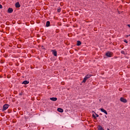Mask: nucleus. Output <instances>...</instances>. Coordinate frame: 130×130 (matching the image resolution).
I'll return each mask as SVG.
<instances>
[{
  "label": "nucleus",
  "instance_id": "5701e85b",
  "mask_svg": "<svg viewBox=\"0 0 130 130\" xmlns=\"http://www.w3.org/2000/svg\"><path fill=\"white\" fill-rule=\"evenodd\" d=\"M128 36H130V35H126V36H125V38H127L128 37Z\"/></svg>",
  "mask_w": 130,
  "mask_h": 130
},
{
  "label": "nucleus",
  "instance_id": "4468645a",
  "mask_svg": "<svg viewBox=\"0 0 130 130\" xmlns=\"http://www.w3.org/2000/svg\"><path fill=\"white\" fill-rule=\"evenodd\" d=\"M82 44V43L80 41H77V46H80Z\"/></svg>",
  "mask_w": 130,
  "mask_h": 130
},
{
  "label": "nucleus",
  "instance_id": "cd10ccee",
  "mask_svg": "<svg viewBox=\"0 0 130 130\" xmlns=\"http://www.w3.org/2000/svg\"><path fill=\"white\" fill-rule=\"evenodd\" d=\"M102 130H104V129L103 128Z\"/></svg>",
  "mask_w": 130,
  "mask_h": 130
},
{
  "label": "nucleus",
  "instance_id": "4be33fe9",
  "mask_svg": "<svg viewBox=\"0 0 130 130\" xmlns=\"http://www.w3.org/2000/svg\"><path fill=\"white\" fill-rule=\"evenodd\" d=\"M0 9H3V5L0 4Z\"/></svg>",
  "mask_w": 130,
  "mask_h": 130
},
{
  "label": "nucleus",
  "instance_id": "b1692460",
  "mask_svg": "<svg viewBox=\"0 0 130 130\" xmlns=\"http://www.w3.org/2000/svg\"><path fill=\"white\" fill-rule=\"evenodd\" d=\"M118 14H119V15H120V11H118Z\"/></svg>",
  "mask_w": 130,
  "mask_h": 130
},
{
  "label": "nucleus",
  "instance_id": "f8f14e48",
  "mask_svg": "<svg viewBox=\"0 0 130 130\" xmlns=\"http://www.w3.org/2000/svg\"><path fill=\"white\" fill-rule=\"evenodd\" d=\"M92 75H87L85 77L86 78V79L88 80V79H89V78H91V77H92Z\"/></svg>",
  "mask_w": 130,
  "mask_h": 130
},
{
  "label": "nucleus",
  "instance_id": "20e7f679",
  "mask_svg": "<svg viewBox=\"0 0 130 130\" xmlns=\"http://www.w3.org/2000/svg\"><path fill=\"white\" fill-rule=\"evenodd\" d=\"M92 113H95V115L93 114H92V117H93L94 119H96V117H99V115H98L97 113H95L94 111H92Z\"/></svg>",
  "mask_w": 130,
  "mask_h": 130
},
{
  "label": "nucleus",
  "instance_id": "393cba45",
  "mask_svg": "<svg viewBox=\"0 0 130 130\" xmlns=\"http://www.w3.org/2000/svg\"><path fill=\"white\" fill-rule=\"evenodd\" d=\"M17 47H18V48H20V45H18Z\"/></svg>",
  "mask_w": 130,
  "mask_h": 130
},
{
  "label": "nucleus",
  "instance_id": "1a4fd4ad",
  "mask_svg": "<svg viewBox=\"0 0 130 130\" xmlns=\"http://www.w3.org/2000/svg\"><path fill=\"white\" fill-rule=\"evenodd\" d=\"M29 83V81H27V80H25L24 81L22 84H23V85H27V84Z\"/></svg>",
  "mask_w": 130,
  "mask_h": 130
},
{
  "label": "nucleus",
  "instance_id": "0eeeda50",
  "mask_svg": "<svg viewBox=\"0 0 130 130\" xmlns=\"http://www.w3.org/2000/svg\"><path fill=\"white\" fill-rule=\"evenodd\" d=\"M12 12H14V10L12 8H9L8 10V13L11 14Z\"/></svg>",
  "mask_w": 130,
  "mask_h": 130
},
{
  "label": "nucleus",
  "instance_id": "a211bd4d",
  "mask_svg": "<svg viewBox=\"0 0 130 130\" xmlns=\"http://www.w3.org/2000/svg\"><path fill=\"white\" fill-rule=\"evenodd\" d=\"M41 48L42 49H44L45 50H46V49L44 47V46H42Z\"/></svg>",
  "mask_w": 130,
  "mask_h": 130
},
{
  "label": "nucleus",
  "instance_id": "a878e982",
  "mask_svg": "<svg viewBox=\"0 0 130 130\" xmlns=\"http://www.w3.org/2000/svg\"><path fill=\"white\" fill-rule=\"evenodd\" d=\"M114 58H117V56H114Z\"/></svg>",
  "mask_w": 130,
  "mask_h": 130
},
{
  "label": "nucleus",
  "instance_id": "f03ea898",
  "mask_svg": "<svg viewBox=\"0 0 130 130\" xmlns=\"http://www.w3.org/2000/svg\"><path fill=\"white\" fill-rule=\"evenodd\" d=\"M106 55L108 57H111L112 56V55H113V53L112 52H107L106 53Z\"/></svg>",
  "mask_w": 130,
  "mask_h": 130
},
{
  "label": "nucleus",
  "instance_id": "9b49d317",
  "mask_svg": "<svg viewBox=\"0 0 130 130\" xmlns=\"http://www.w3.org/2000/svg\"><path fill=\"white\" fill-rule=\"evenodd\" d=\"M57 111H58V112H63V109H62L60 108H58L57 109Z\"/></svg>",
  "mask_w": 130,
  "mask_h": 130
},
{
  "label": "nucleus",
  "instance_id": "f3484780",
  "mask_svg": "<svg viewBox=\"0 0 130 130\" xmlns=\"http://www.w3.org/2000/svg\"><path fill=\"white\" fill-rule=\"evenodd\" d=\"M99 130H102L103 129V127H102V126L101 125H99Z\"/></svg>",
  "mask_w": 130,
  "mask_h": 130
},
{
  "label": "nucleus",
  "instance_id": "bb28decb",
  "mask_svg": "<svg viewBox=\"0 0 130 130\" xmlns=\"http://www.w3.org/2000/svg\"><path fill=\"white\" fill-rule=\"evenodd\" d=\"M128 27H129V28H130V24H127Z\"/></svg>",
  "mask_w": 130,
  "mask_h": 130
},
{
  "label": "nucleus",
  "instance_id": "6ab92c4d",
  "mask_svg": "<svg viewBox=\"0 0 130 130\" xmlns=\"http://www.w3.org/2000/svg\"><path fill=\"white\" fill-rule=\"evenodd\" d=\"M121 53H122V54H125V53L124 52V51H121Z\"/></svg>",
  "mask_w": 130,
  "mask_h": 130
},
{
  "label": "nucleus",
  "instance_id": "f257e3e1",
  "mask_svg": "<svg viewBox=\"0 0 130 130\" xmlns=\"http://www.w3.org/2000/svg\"><path fill=\"white\" fill-rule=\"evenodd\" d=\"M10 107V106L9 105V104H6L3 106V111H5V110H7V109L9 108V107Z\"/></svg>",
  "mask_w": 130,
  "mask_h": 130
},
{
  "label": "nucleus",
  "instance_id": "aec40b11",
  "mask_svg": "<svg viewBox=\"0 0 130 130\" xmlns=\"http://www.w3.org/2000/svg\"><path fill=\"white\" fill-rule=\"evenodd\" d=\"M124 42H125V43H128V41L126 40H124Z\"/></svg>",
  "mask_w": 130,
  "mask_h": 130
},
{
  "label": "nucleus",
  "instance_id": "dca6fc26",
  "mask_svg": "<svg viewBox=\"0 0 130 130\" xmlns=\"http://www.w3.org/2000/svg\"><path fill=\"white\" fill-rule=\"evenodd\" d=\"M87 80V78L86 77H84L82 83H85V82H86Z\"/></svg>",
  "mask_w": 130,
  "mask_h": 130
},
{
  "label": "nucleus",
  "instance_id": "9d476101",
  "mask_svg": "<svg viewBox=\"0 0 130 130\" xmlns=\"http://www.w3.org/2000/svg\"><path fill=\"white\" fill-rule=\"evenodd\" d=\"M50 100H51L52 101H56L57 100V98H50Z\"/></svg>",
  "mask_w": 130,
  "mask_h": 130
},
{
  "label": "nucleus",
  "instance_id": "2eb2a0df",
  "mask_svg": "<svg viewBox=\"0 0 130 130\" xmlns=\"http://www.w3.org/2000/svg\"><path fill=\"white\" fill-rule=\"evenodd\" d=\"M57 12L58 13H60V12H61V8H60V7H59L57 9Z\"/></svg>",
  "mask_w": 130,
  "mask_h": 130
},
{
  "label": "nucleus",
  "instance_id": "7ed1b4c3",
  "mask_svg": "<svg viewBox=\"0 0 130 130\" xmlns=\"http://www.w3.org/2000/svg\"><path fill=\"white\" fill-rule=\"evenodd\" d=\"M120 101H121V102H123V103H126V102H127L126 99L123 97H121L120 99Z\"/></svg>",
  "mask_w": 130,
  "mask_h": 130
},
{
  "label": "nucleus",
  "instance_id": "39448f33",
  "mask_svg": "<svg viewBox=\"0 0 130 130\" xmlns=\"http://www.w3.org/2000/svg\"><path fill=\"white\" fill-rule=\"evenodd\" d=\"M52 54H53L54 56H57V52L55 50H52Z\"/></svg>",
  "mask_w": 130,
  "mask_h": 130
},
{
  "label": "nucleus",
  "instance_id": "423d86ee",
  "mask_svg": "<svg viewBox=\"0 0 130 130\" xmlns=\"http://www.w3.org/2000/svg\"><path fill=\"white\" fill-rule=\"evenodd\" d=\"M100 110H101V111H102V112H104V113H105V114H106V115L108 114V113H107V111L103 108L100 109Z\"/></svg>",
  "mask_w": 130,
  "mask_h": 130
},
{
  "label": "nucleus",
  "instance_id": "412c9836",
  "mask_svg": "<svg viewBox=\"0 0 130 130\" xmlns=\"http://www.w3.org/2000/svg\"><path fill=\"white\" fill-rule=\"evenodd\" d=\"M20 96H22L23 95V91H21V93H19Z\"/></svg>",
  "mask_w": 130,
  "mask_h": 130
},
{
  "label": "nucleus",
  "instance_id": "6e6552de",
  "mask_svg": "<svg viewBox=\"0 0 130 130\" xmlns=\"http://www.w3.org/2000/svg\"><path fill=\"white\" fill-rule=\"evenodd\" d=\"M21 7V5L19 2H17L15 4V8H20Z\"/></svg>",
  "mask_w": 130,
  "mask_h": 130
},
{
  "label": "nucleus",
  "instance_id": "ddd939ff",
  "mask_svg": "<svg viewBox=\"0 0 130 130\" xmlns=\"http://www.w3.org/2000/svg\"><path fill=\"white\" fill-rule=\"evenodd\" d=\"M46 26L47 27H49V26H50V21H47Z\"/></svg>",
  "mask_w": 130,
  "mask_h": 130
}]
</instances>
